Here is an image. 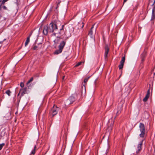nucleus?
<instances>
[{"label":"nucleus","mask_w":155,"mask_h":155,"mask_svg":"<svg viewBox=\"0 0 155 155\" xmlns=\"http://www.w3.org/2000/svg\"><path fill=\"white\" fill-rule=\"evenodd\" d=\"M32 33H31L30 35H29V36L28 37H29V38H30V37L31 36V35Z\"/></svg>","instance_id":"obj_29"},{"label":"nucleus","mask_w":155,"mask_h":155,"mask_svg":"<svg viewBox=\"0 0 155 155\" xmlns=\"http://www.w3.org/2000/svg\"><path fill=\"white\" fill-rule=\"evenodd\" d=\"M64 26V25H63L62 26V28L60 29V32H59V33L60 34H62L64 32L63 30V28Z\"/></svg>","instance_id":"obj_16"},{"label":"nucleus","mask_w":155,"mask_h":155,"mask_svg":"<svg viewBox=\"0 0 155 155\" xmlns=\"http://www.w3.org/2000/svg\"><path fill=\"white\" fill-rule=\"evenodd\" d=\"M75 99L74 97L71 96L65 101L66 105H68L72 104L75 101Z\"/></svg>","instance_id":"obj_7"},{"label":"nucleus","mask_w":155,"mask_h":155,"mask_svg":"<svg viewBox=\"0 0 155 155\" xmlns=\"http://www.w3.org/2000/svg\"><path fill=\"white\" fill-rule=\"evenodd\" d=\"M5 145V144L4 143H2L1 144H0V150H1L3 147Z\"/></svg>","instance_id":"obj_20"},{"label":"nucleus","mask_w":155,"mask_h":155,"mask_svg":"<svg viewBox=\"0 0 155 155\" xmlns=\"http://www.w3.org/2000/svg\"><path fill=\"white\" fill-rule=\"evenodd\" d=\"M57 29V27L55 23H51L44 27L43 33L45 35H47L48 33L53 32L54 30Z\"/></svg>","instance_id":"obj_1"},{"label":"nucleus","mask_w":155,"mask_h":155,"mask_svg":"<svg viewBox=\"0 0 155 155\" xmlns=\"http://www.w3.org/2000/svg\"><path fill=\"white\" fill-rule=\"evenodd\" d=\"M127 0H124V2H125L127 1Z\"/></svg>","instance_id":"obj_30"},{"label":"nucleus","mask_w":155,"mask_h":155,"mask_svg":"<svg viewBox=\"0 0 155 155\" xmlns=\"http://www.w3.org/2000/svg\"><path fill=\"white\" fill-rule=\"evenodd\" d=\"M27 88L25 87L24 89H21L20 90L19 93L18 94V96H19L21 94V96H22L23 95L26 93Z\"/></svg>","instance_id":"obj_9"},{"label":"nucleus","mask_w":155,"mask_h":155,"mask_svg":"<svg viewBox=\"0 0 155 155\" xmlns=\"http://www.w3.org/2000/svg\"><path fill=\"white\" fill-rule=\"evenodd\" d=\"M150 89L148 90L147 91V94H146L147 95L149 96H150Z\"/></svg>","instance_id":"obj_25"},{"label":"nucleus","mask_w":155,"mask_h":155,"mask_svg":"<svg viewBox=\"0 0 155 155\" xmlns=\"http://www.w3.org/2000/svg\"><path fill=\"white\" fill-rule=\"evenodd\" d=\"M146 55V52L144 51L141 55V62H143L144 60V58Z\"/></svg>","instance_id":"obj_12"},{"label":"nucleus","mask_w":155,"mask_h":155,"mask_svg":"<svg viewBox=\"0 0 155 155\" xmlns=\"http://www.w3.org/2000/svg\"><path fill=\"white\" fill-rule=\"evenodd\" d=\"M97 27V25H95V24H94L91 27L90 31L89 32V35L91 37H93V34H95L96 31V29Z\"/></svg>","instance_id":"obj_5"},{"label":"nucleus","mask_w":155,"mask_h":155,"mask_svg":"<svg viewBox=\"0 0 155 155\" xmlns=\"http://www.w3.org/2000/svg\"><path fill=\"white\" fill-rule=\"evenodd\" d=\"M30 41L29 37H28L25 43V46H26L27 45Z\"/></svg>","instance_id":"obj_14"},{"label":"nucleus","mask_w":155,"mask_h":155,"mask_svg":"<svg viewBox=\"0 0 155 155\" xmlns=\"http://www.w3.org/2000/svg\"><path fill=\"white\" fill-rule=\"evenodd\" d=\"M38 47L36 46H34L33 47H32V49L33 50H35L37 49Z\"/></svg>","instance_id":"obj_23"},{"label":"nucleus","mask_w":155,"mask_h":155,"mask_svg":"<svg viewBox=\"0 0 155 155\" xmlns=\"http://www.w3.org/2000/svg\"><path fill=\"white\" fill-rule=\"evenodd\" d=\"M154 4L155 5L152 9V15L151 19V21L153 24L154 23V20L155 18V0H150L148 4L149 5H153Z\"/></svg>","instance_id":"obj_3"},{"label":"nucleus","mask_w":155,"mask_h":155,"mask_svg":"<svg viewBox=\"0 0 155 155\" xmlns=\"http://www.w3.org/2000/svg\"><path fill=\"white\" fill-rule=\"evenodd\" d=\"M109 51V48L107 45H106L105 48L104 58L106 59L107 57V54Z\"/></svg>","instance_id":"obj_11"},{"label":"nucleus","mask_w":155,"mask_h":155,"mask_svg":"<svg viewBox=\"0 0 155 155\" xmlns=\"http://www.w3.org/2000/svg\"><path fill=\"white\" fill-rule=\"evenodd\" d=\"M8 0H3L2 1V4H4L5 2L7 1Z\"/></svg>","instance_id":"obj_26"},{"label":"nucleus","mask_w":155,"mask_h":155,"mask_svg":"<svg viewBox=\"0 0 155 155\" xmlns=\"http://www.w3.org/2000/svg\"><path fill=\"white\" fill-rule=\"evenodd\" d=\"M139 128L141 132V133L140 134V136L141 137H143L145 134V127L143 124L140 123Z\"/></svg>","instance_id":"obj_4"},{"label":"nucleus","mask_w":155,"mask_h":155,"mask_svg":"<svg viewBox=\"0 0 155 155\" xmlns=\"http://www.w3.org/2000/svg\"><path fill=\"white\" fill-rule=\"evenodd\" d=\"M149 97V96L146 95L145 97L143 99V101L144 102L146 101Z\"/></svg>","instance_id":"obj_15"},{"label":"nucleus","mask_w":155,"mask_h":155,"mask_svg":"<svg viewBox=\"0 0 155 155\" xmlns=\"http://www.w3.org/2000/svg\"><path fill=\"white\" fill-rule=\"evenodd\" d=\"M64 76H63V79H64Z\"/></svg>","instance_id":"obj_31"},{"label":"nucleus","mask_w":155,"mask_h":155,"mask_svg":"<svg viewBox=\"0 0 155 155\" xmlns=\"http://www.w3.org/2000/svg\"><path fill=\"white\" fill-rule=\"evenodd\" d=\"M5 93L8 96H10L11 94V91H10V90H8L6 91L5 92Z\"/></svg>","instance_id":"obj_18"},{"label":"nucleus","mask_w":155,"mask_h":155,"mask_svg":"<svg viewBox=\"0 0 155 155\" xmlns=\"http://www.w3.org/2000/svg\"><path fill=\"white\" fill-rule=\"evenodd\" d=\"M3 8L5 9H7V8L5 6H3Z\"/></svg>","instance_id":"obj_27"},{"label":"nucleus","mask_w":155,"mask_h":155,"mask_svg":"<svg viewBox=\"0 0 155 155\" xmlns=\"http://www.w3.org/2000/svg\"><path fill=\"white\" fill-rule=\"evenodd\" d=\"M143 140L141 141L139 144L137 146V150L136 151V153L137 154L140 152L142 150V146L143 144Z\"/></svg>","instance_id":"obj_10"},{"label":"nucleus","mask_w":155,"mask_h":155,"mask_svg":"<svg viewBox=\"0 0 155 155\" xmlns=\"http://www.w3.org/2000/svg\"><path fill=\"white\" fill-rule=\"evenodd\" d=\"M20 86L21 87H24V84L22 82H21L20 84Z\"/></svg>","instance_id":"obj_24"},{"label":"nucleus","mask_w":155,"mask_h":155,"mask_svg":"<svg viewBox=\"0 0 155 155\" xmlns=\"http://www.w3.org/2000/svg\"><path fill=\"white\" fill-rule=\"evenodd\" d=\"M36 145H35L34 147V149L32 151L31 153L33 154H34L35 153V151L36 150Z\"/></svg>","instance_id":"obj_17"},{"label":"nucleus","mask_w":155,"mask_h":155,"mask_svg":"<svg viewBox=\"0 0 155 155\" xmlns=\"http://www.w3.org/2000/svg\"><path fill=\"white\" fill-rule=\"evenodd\" d=\"M125 55L122 57L120 61V64L118 66L119 69H122L123 68L125 62Z\"/></svg>","instance_id":"obj_8"},{"label":"nucleus","mask_w":155,"mask_h":155,"mask_svg":"<svg viewBox=\"0 0 155 155\" xmlns=\"http://www.w3.org/2000/svg\"><path fill=\"white\" fill-rule=\"evenodd\" d=\"M97 81V80L96 79L95 81L94 82V84H95V85H96V84Z\"/></svg>","instance_id":"obj_28"},{"label":"nucleus","mask_w":155,"mask_h":155,"mask_svg":"<svg viewBox=\"0 0 155 155\" xmlns=\"http://www.w3.org/2000/svg\"><path fill=\"white\" fill-rule=\"evenodd\" d=\"M66 42V40H63L61 41L58 46V50H57L54 52V54H58L61 53L65 46Z\"/></svg>","instance_id":"obj_2"},{"label":"nucleus","mask_w":155,"mask_h":155,"mask_svg":"<svg viewBox=\"0 0 155 155\" xmlns=\"http://www.w3.org/2000/svg\"><path fill=\"white\" fill-rule=\"evenodd\" d=\"M82 63V62L81 61L78 62L75 66V67H77L78 66H79L81 65Z\"/></svg>","instance_id":"obj_21"},{"label":"nucleus","mask_w":155,"mask_h":155,"mask_svg":"<svg viewBox=\"0 0 155 155\" xmlns=\"http://www.w3.org/2000/svg\"><path fill=\"white\" fill-rule=\"evenodd\" d=\"M58 110V107H57L56 106L54 105L53 106L50 112V114L52 115V117H54L57 114Z\"/></svg>","instance_id":"obj_6"},{"label":"nucleus","mask_w":155,"mask_h":155,"mask_svg":"<svg viewBox=\"0 0 155 155\" xmlns=\"http://www.w3.org/2000/svg\"><path fill=\"white\" fill-rule=\"evenodd\" d=\"M89 77H88V78H85L84 79V83H85L86 82H87V81H88V79H89Z\"/></svg>","instance_id":"obj_22"},{"label":"nucleus","mask_w":155,"mask_h":155,"mask_svg":"<svg viewBox=\"0 0 155 155\" xmlns=\"http://www.w3.org/2000/svg\"><path fill=\"white\" fill-rule=\"evenodd\" d=\"M33 77H32L31 78V79L28 81V82L27 83V84H28L29 83H30L32 81H33Z\"/></svg>","instance_id":"obj_19"},{"label":"nucleus","mask_w":155,"mask_h":155,"mask_svg":"<svg viewBox=\"0 0 155 155\" xmlns=\"http://www.w3.org/2000/svg\"><path fill=\"white\" fill-rule=\"evenodd\" d=\"M84 25V24L83 22L81 21L78 23V26L79 27H81V28H83Z\"/></svg>","instance_id":"obj_13"}]
</instances>
